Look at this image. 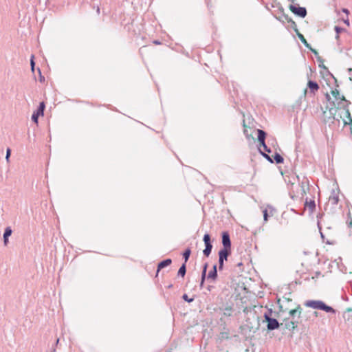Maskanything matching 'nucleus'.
I'll list each match as a JSON object with an SVG mask.
<instances>
[{
  "label": "nucleus",
  "mask_w": 352,
  "mask_h": 352,
  "mask_svg": "<svg viewBox=\"0 0 352 352\" xmlns=\"http://www.w3.org/2000/svg\"><path fill=\"white\" fill-rule=\"evenodd\" d=\"M335 30H336V32L337 33L336 38H338L339 37L338 34H339V33H340L343 30V28H340L338 26H336L335 27Z\"/></svg>",
  "instance_id": "cd10ccee"
},
{
  "label": "nucleus",
  "mask_w": 352,
  "mask_h": 352,
  "mask_svg": "<svg viewBox=\"0 0 352 352\" xmlns=\"http://www.w3.org/2000/svg\"><path fill=\"white\" fill-rule=\"evenodd\" d=\"M97 12L99 13V12H100V9H99V8H98V9H97Z\"/></svg>",
  "instance_id": "58836bf2"
},
{
  "label": "nucleus",
  "mask_w": 352,
  "mask_h": 352,
  "mask_svg": "<svg viewBox=\"0 0 352 352\" xmlns=\"http://www.w3.org/2000/svg\"><path fill=\"white\" fill-rule=\"evenodd\" d=\"M264 318L267 322V328L268 330H274L278 328L279 323L276 319L270 318L267 314H265Z\"/></svg>",
  "instance_id": "20e7f679"
},
{
  "label": "nucleus",
  "mask_w": 352,
  "mask_h": 352,
  "mask_svg": "<svg viewBox=\"0 0 352 352\" xmlns=\"http://www.w3.org/2000/svg\"><path fill=\"white\" fill-rule=\"evenodd\" d=\"M10 153H11V150L10 148H8L6 150V160L7 162H9Z\"/></svg>",
  "instance_id": "a878e982"
},
{
  "label": "nucleus",
  "mask_w": 352,
  "mask_h": 352,
  "mask_svg": "<svg viewBox=\"0 0 352 352\" xmlns=\"http://www.w3.org/2000/svg\"><path fill=\"white\" fill-rule=\"evenodd\" d=\"M349 74L351 75V74H352V69H349Z\"/></svg>",
  "instance_id": "e433bc0d"
},
{
  "label": "nucleus",
  "mask_w": 352,
  "mask_h": 352,
  "mask_svg": "<svg viewBox=\"0 0 352 352\" xmlns=\"http://www.w3.org/2000/svg\"><path fill=\"white\" fill-rule=\"evenodd\" d=\"M306 206L309 208V209L311 210V211H313L315 208H316V204H315V201H306Z\"/></svg>",
  "instance_id": "412c9836"
},
{
  "label": "nucleus",
  "mask_w": 352,
  "mask_h": 352,
  "mask_svg": "<svg viewBox=\"0 0 352 352\" xmlns=\"http://www.w3.org/2000/svg\"><path fill=\"white\" fill-rule=\"evenodd\" d=\"M222 244L223 245V248L222 249L230 250L231 241H230V235L227 232H223L222 233Z\"/></svg>",
  "instance_id": "0eeeda50"
},
{
  "label": "nucleus",
  "mask_w": 352,
  "mask_h": 352,
  "mask_svg": "<svg viewBox=\"0 0 352 352\" xmlns=\"http://www.w3.org/2000/svg\"><path fill=\"white\" fill-rule=\"evenodd\" d=\"M261 153L262 154V155H263L265 158H266V159H267V160H269L270 162H273V161L272 160V159L270 158V157L267 154H266V153H265L262 152L261 151Z\"/></svg>",
  "instance_id": "c756f323"
},
{
  "label": "nucleus",
  "mask_w": 352,
  "mask_h": 352,
  "mask_svg": "<svg viewBox=\"0 0 352 352\" xmlns=\"http://www.w3.org/2000/svg\"><path fill=\"white\" fill-rule=\"evenodd\" d=\"M12 229L10 227H7L5 229V232L3 234V243L4 245H6L8 243V237L12 234Z\"/></svg>",
  "instance_id": "f8f14e48"
},
{
  "label": "nucleus",
  "mask_w": 352,
  "mask_h": 352,
  "mask_svg": "<svg viewBox=\"0 0 352 352\" xmlns=\"http://www.w3.org/2000/svg\"><path fill=\"white\" fill-rule=\"evenodd\" d=\"M294 30L296 32L298 37L299 38L300 41L304 44V45L307 48L310 49L314 53L316 54L317 52L315 50L311 49V45L307 43L304 36L298 32V30L297 28H295Z\"/></svg>",
  "instance_id": "6e6552de"
},
{
  "label": "nucleus",
  "mask_w": 352,
  "mask_h": 352,
  "mask_svg": "<svg viewBox=\"0 0 352 352\" xmlns=\"http://www.w3.org/2000/svg\"><path fill=\"white\" fill-rule=\"evenodd\" d=\"M307 86L310 89V92L315 94L316 91L319 89V86L316 82L309 80L307 83Z\"/></svg>",
  "instance_id": "1a4fd4ad"
},
{
  "label": "nucleus",
  "mask_w": 352,
  "mask_h": 352,
  "mask_svg": "<svg viewBox=\"0 0 352 352\" xmlns=\"http://www.w3.org/2000/svg\"><path fill=\"white\" fill-rule=\"evenodd\" d=\"M183 299L188 302L193 301V298H189L187 294H184L182 296Z\"/></svg>",
  "instance_id": "bb28decb"
},
{
  "label": "nucleus",
  "mask_w": 352,
  "mask_h": 352,
  "mask_svg": "<svg viewBox=\"0 0 352 352\" xmlns=\"http://www.w3.org/2000/svg\"><path fill=\"white\" fill-rule=\"evenodd\" d=\"M289 9L296 15L304 18L307 15V10L304 7H297L295 5H290Z\"/></svg>",
  "instance_id": "39448f33"
},
{
  "label": "nucleus",
  "mask_w": 352,
  "mask_h": 352,
  "mask_svg": "<svg viewBox=\"0 0 352 352\" xmlns=\"http://www.w3.org/2000/svg\"><path fill=\"white\" fill-rule=\"evenodd\" d=\"M207 267H208V263H205L204 265V267H203V271H202V274H201L203 276V280H205V278L206 276Z\"/></svg>",
  "instance_id": "b1692460"
},
{
  "label": "nucleus",
  "mask_w": 352,
  "mask_h": 352,
  "mask_svg": "<svg viewBox=\"0 0 352 352\" xmlns=\"http://www.w3.org/2000/svg\"><path fill=\"white\" fill-rule=\"evenodd\" d=\"M186 264L184 263L178 271V275L184 277L186 274Z\"/></svg>",
  "instance_id": "6ab92c4d"
},
{
  "label": "nucleus",
  "mask_w": 352,
  "mask_h": 352,
  "mask_svg": "<svg viewBox=\"0 0 352 352\" xmlns=\"http://www.w3.org/2000/svg\"><path fill=\"white\" fill-rule=\"evenodd\" d=\"M345 113H346L348 120H344V125H346V124L350 125V129H351V131H352V118H351L349 110L347 108L346 109Z\"/></svg>",
  "instance_id": "4468645a"
},
{
  "label": "nucleus",
  "mask_w": 352,
  "mask_h": 352,
  "mask_svg": "<svg viewBox=\"0 0 352 352\" xmlns=\"http://www.w3.org/2000/svg\"><path fill=\"white\" fill-rule=\"evenodd\" d=\"M263 219H264V221H267V218H268V214H267V209H265L263 211Z\"/></svg>",
  "instance_id": "7c9ffc66"
},
{
  "label": "nucleus",
  "mask_w": 352,
  "mask_h": 352,
  "mask_svg": "<svg viewBox=\"0 0 352 352\" xmlns=\"http://www.w3.org/2000/svg\"><path fill=\"white\" fill-rule=\"evenodd\" d=\"M34 58V56L32 55L31 59H30V65H31V69L32 72H34V65H35Z\"/></svg>",
  "instance_id": "393cba45"
},
{
  "label": "nucleus",
  "mask_w": 352,
  "mask_h": 352,
  "mask_svg": "<svg viewBox=\"0 0 352 352\" xmlns=\"http://www.w3.org/2000/svg\"><path fill=\"white\" fill-rule=\"evenodd\" d=\"M261 145L263 146V150L267 153H270L271 150L267 146L265 142L261 144Z\"/></svg>",
  "instance_id": "c85d7f7f"
},
{
  "label": "nucleus",
  "mask_w": 352,
  "mask_h": 352,
  "mask_svg": "<svg viewBox=\"0 0 352 352\" xmlns=\"http://www.w3.org/2000/svg\"><path fill=\"white\" fill-rule=\"evenodd\" d=\"M305 305L314 309L322 310L327 313L336 314V310L331 306L326 305L323 301L320 300H309L305 302Z\"/></svg>",
  "instance_id": "f257e3e1"
},
{
  "label": "nucleus",
  "mask_w": 352,
  "mask_h": 352,
  "mask_svg": "<svg viewBox=\"0 0 352 352\" xmlns=\"http://www.w3.org/2000/svg\"><path fill=\"white\" fill-rule=\"evenodd\" d=\"M153 43H155V45H159V44H160V42L158 41H154Z\"/></svg>",
  "instance_id": "c9c22d12"
},
{
  "label": "nucleus",
  "mask_w": 352,
  "mask_h": 352,
  "mask_svg": "<svg viewBox=\"0 0 352 352\" xmlns=\"http://www.w3.org/2000/svg\"><path fill=\"white\" fill-rule=\"evenodd\" d=\"M45 109V104L43 102H41L38 109L34 111L32 116V120L35 122L38 123V118L39 116H43Z\"/></svg>",
  "instance_id": "423d86ee"
},
{
  "label": "nucleus",
  "mask_w": 352,
  "mask_h": 352,
  "mask_svg": "<svg viewBox=\"0 0 352 352\" xmlns=\"http://www.w3.org/2000/svg\"><path fill=\"white\" fill-rule=\"evenodd\" d=\"M348 227H349V232L350 234H352V220H350V221L347 222Z\"/></svg>",
  "instance_id": "2f4dec72"
},
{
  "label": "nucleus",
  "mask_w": 352,
  "mask_h": 352,
  "mask_svg": "<svg viewBox=\"0 0 352 352\" xmlns=\"http://www.w3.org/2000/svg\"><path fill=\"white\" fill-rule=\"evenodd\" d=\"M296 314H298V318H300V307L298 306L296 309H294L289 311V315L292 317H294Z\"/></svg>",
  "instance_id": "a211bd4d"
},
{
  "label": "nucleus",
  "mask_w": 352,
  "mask_h": 352,
  "mask_svg": "<svg viewBox=\"0 0 352 352\" xmlns=\"http://www.w3.org/2000/svg\"><path fill=\"white\" fill-rule=\"evenodd\" d=\"M190 253H191V250L190 248H187L184 252L183 253V256L184 258V260H185V263L187 262V261L188 260L189 258V256L190 255Z\"/></svg>",
  "instance_id": "4be33fe9"
},
{
  "label": "nucleus",
  "mask_w": 352,
  "mask_h": 352,
  "mask_svg": "<svg viewBox=\"0 0 352 352\" xmlns=\"http://www.w3.org/2000/svg\"><path fill=\"white\" fill-rule=\"evenodd\" d=\"M257 132L258 142H260V144L264 143L266 135L265 132L261 129H258Z\"/></svg>",
  "instance_id": "dca6fc26"
},
{
  "label": "nucleus",
  "mask_w": 352,
  "mask_h": 352,
  "mask_svg": "<svg viewBox=\"0 0 352 352\" xmlns=\"http://www.w3.org/2000/svg\"><path fill=\"white\" fill-rule=\"evenodd\" d=\"M204 283V280H203V276H201V284H200L201 287H202Z\"/></svg>",
  "instance_id": "f704fd0d"
},
{
  "label": "nucleus",
  "mask_w": 352,
  "mask_h": 352,
  "mask_svg": "<svg viewBox=\"0 0 352 352\" xmlns=\"http://www.w3.org/2000/svg\"><path fill=\"white\" fill-rule=\"evenodd\" d=\"M320 272H317V273H316V276H318V275H320Z\"/></svg>",
  "instance_id": "4c0bfd02"
},
{
  "label": "nucleus",
  "mask_w": 352,
  "mask_h": 352,
  "mask_svg": "<svg viewBox=\"0 0 352 352\" xmlns=\"http://www.w3.org/2000/svg\"><path fill=\"white\" fill-rule=\"evenodd\" d=\"M274 158L277 164L283 163L284 161L283 157L279 153H275Z\"/></svg>",
  "instance_id": "aec40b11"
},
{
  "label": "nucleus",
  "mask_w": 352,
  "mask_h": 352,
  "mask_svg": "<svg viewBox=\"0 0 352 352\" xmlns=\"http://www.w3.org/2000/svg\"><path fill=\"white\" fill-rule=\"evenodd\" d=\"M298 321H285V327L289 330H293L297 327Z\"/></svg>",
  "instance_id": "2eb2a0df"
},
{
  "label": "nucleus",
  "mask_w": 352,
  "mask_h": 352,
  "mask_svg": "<svg viewBox=\"0 0 352 352\" xmlns=\"http://www.w3.org/2000/svg\"><path fill=\"white\" fill-rule=\"evenodd\" d=\"M172 263V261L170 258H167L166 260H164L162 261V262H160L159 264H158V266H157V274H158L159 271L162 269V268H164V267H166L169 265H170Z\"/></svg>",
  "instance_id": "ddd939ff"
},
{
  "label": "nucleus",
  "mask_w": 352,
  "mask_h": 352,
  "mask_svg": "<svg viewBox=\"0 0 352 352\" xmlns=\"http://www.w3.org/2000/svg\"><path fill=\"white\" fill-rule=\"evenodd\" d=\"M203 240H204L205 244L211 243L210 236L209 234H205L204 236Z\"/></svg>",
  "instance_id": "5701e85b"
},
{
  "label": "nucleus",
  "mask_w": 352,
  "mask_h": 352,
  "mask_svg": "<svg viewBox=\"0 0 352 352\" xmlns=\"http://www.w3.org/2000/svg\"><path fill=\"white\" fill-rule=\"evenodd\" d=\"M329 201L332 205L338 204V203L339 201V197H338V194L335 192V190H333V192H331V195H330V197L329 198Z\"/></svg>",
  "instance_id": "9d476101"
},
{
  "label": "nucleus",
  "mask_w": 352,
  "mask_h": 352,
  "mask_svg": "<svg viewBox=\"0 0 352 352\" xmlns=\"http://www.w3.org/2000/svg\"><path fill=\"white\" fill-rule=\"evenodd\" d=\"M212 248V245L211 243L205 244V249L203 251V254L206 256H208L211 253Z\"/></svg>",
  "instance_id": "f3484780"
},
{
  "label": "nucleus",
  "mask_w": 352,
  "mask_h": 352,
  "mask_svg": "<svg viewBox=\"0 0 352 352\" xmlns=\"http://www.w3.org/2000/svg\"><path fill=\"white\" fill-rule=\"evenodd\" d=\"M344 22L345 24H346L348 26L349 25V19L347 18L346 19H344Z\"/></svg>",
  "instance_id": "72a5a7b5"
},
{
  "label": "nucleus",
  "mask_w": 352,
  "mask_h": 352,
  "mask_svg": "<svg viewBox=\"0 0 352 352\" xmlns=\"http://www.w3.org/2000/svg\"><path fill=\"white\" fill-rule=\"evenodd\" d=\"M217 277V265H213L212 270L209 272L208 274L207 278L208 279H212V280H215Z\"/></svg>",
  "instance_id": "9b49d317"
},
{
  "label": "nucleus",
  "mask_w": 352,
  "mask_h": 352,
  "mask_svg": "<svg viewBox=\"0 0 352 352\" xmlns=\"http://www.w3.org/2000/svg\"><path fill=\"white\" fill-rule=\"evenodd\" d=\"M342 11L344 12V13H346L347 15L349 14V10L346 9V8H342Z\"/></svg>",
  "instance_id": "473e14b6"
},
{
  "label": "nucleus",
  "mask_w": 352,
  "mask_h": 352,
  "mask_svg": "<svg viewBox=\"0 0 352 352\" xmlns=\"http://www.w3.org/2000/svg\"><path fill=\"white\" fill-rule=\"evenodd\" d=\"M331 95L334 98V100H331V98L329 94H326L325 98L327 101L332 103L334 107L338 106L344 107V105L342 104L344 102H346L345 100L344 96L341 95L339 91L336 89L331 91Z\"/></svg>",
  "instance_id": "f03ea898"
},
{
  "label": "nucleus",
  "mask_w": 352,
  "mask_h": 352,
  "mask_svg": "<svg viewBox=\"0 0 352 352\" xmlns=\"http://www.w3.org/2000/svg\"><path fill=\"white\" fill-rule=\"evenodd\" d=\"M230 254V250L221 249L219 252V269L223 270V262L228 259V255Z\"/></svg>",
  "instance_id": "7ed1b4c3"
}]
</instances>
